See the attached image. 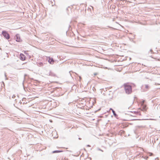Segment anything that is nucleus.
I'll return each instance as SVG.
<instances>
[{"mask_svg":"<svg viewBox=\"0 0 160 160\" xmlns=\"http://www.w3.org/2000/svg\"><path fill=\"white\" fill-rule=\"evenodd\" d=\"M69 73H70V75H71V71H70V72H69Z\"/></svg>","mask_w":160,"mask_h":160,"instance_id":"28","label":"nucleus"},{"mask_svg":"<svg viewBox=\"0 0 160 160\" xmlns=\"http://www.w3.org/2000/svg\"><path fill=\"white\" fill-rule=\"evenodd\" d=\"M112 109V112L113 114V115L116 118H118V115L116 113L115 111L113 109Z\"/></svg>","mask_w":160,"mask_h":160,"instance_id":"7","label":"nucleus"},{"mask_svg":"<svg viewBox=\"0 0 160 160\" xmlns=\"http://www.w3.org/2000/svg\"><path fill=\"white\" fill-rule=\"evenodd\" d=\"M25 56L22 53H20V59L22 61L25 60L26 59Z\"/></svg>","mask_w":160,"mask_h":160,"instance_id":"4","label":"nucleus"},{"mask_svg":"<svg viewBox=\"0 0 160 160\" xmlns=\"http://www.w3.org/2000/svg\"><path fill=\"white\" fill-rule=\"evenodd\" d=\"M134 113L136 114L139 115H141V113L139 112H138V111L136 112V111H135L134 112Z\"/></svg>","mask_w":160,"mask_h":160,"instance_id":"11","label":"nucleus"},{"mask_svg":"<svg viewBox=\"0 0 160 160\" xmlns=\"http://www.w3.org/2000/svg\"><path fill=\"white\" fill-rule=\"evenodd\" d=\"M48 62H49V63H50V64H52L54 63V62H55V61L52 58L49 57V59L48 60Z\"/></svg>","mask_w":160,"mask_h":160,"instance_id":"6","label":"nucleus"},{"mask_svg":"<svg viewBox=\"0 0 160 160\" xmlns=\"http://www.w3.org/2000/svg\"><path fill=\"white\" fill-rule=\"evenodd\" d=\"M25 99L26 98H23L22 99V101H24Z\"/></svg>","mask_w":160,"mask_h":160,"instance_id":"18","label":"nucleus"},{"mask_svg":"<svg viewBox=\"0 0 160 160\" xmlns=\"http://www.w3.org/2000/svg\"><path fill=\"white\" fill-rule=\"evenodd\" d=\"M145 159L147 160L148 159V156H146L144 158Z\"/></svg>","mask_w":160,"mask_h":160,"instance_id":"16","label":"nucleus"},{"mask_svg":"<svg viewBox=\"0 0 160 160\" xmlns=\"http://www.w3.org/2000/svg\"><path fill=\"white\" fill-rule=\"evenodd\" d=\"M145 86V88L146 89H148L150 87L149 85L148 84H145L144 85ZM144 86V85H143L142 86V87H143Z\"/></svg>","mask_w":160,"mask_h":160,"instance_id":"10","label":"nucleus"},{"mask_svg":"<svg viewBox=\"0 0 160 160\" xmlns=\"http://www.w3.org/2000/svg\"><path fill=\"white\" fill-rule=\"evenodd\" d=\"M123 87L126 94H129L132 92V86L128 83H124L123 84Z\"/></svg>","mask_w":160,"mask_h":160,"instance_id":"1","label":"nucleus"},{"mask_svg":"<svg viewBox=\"0 0 160 160\" xmlns=\"http://www.w3.org/2000/svg\"><path fill=\"white\" fill-rule=\"evenodd\" d=\"M16 41L17 42H20L22 41V40L21 38L20 35L19 34H17L15 36Z\"/></svg>","mask_w":160,"mask_h":160,"instance_id":"3","label":"nucleus"},{"mask_svg":"<svg viewBox=\"0 0 160 160\" xmlns=\"http://www.w3.org/2000/svg\"><path fill=\"white\" fill-rule=\"evenodd\" d=\"M5 77H6V73H5Z\"/></svg>","mask_w":160,"mask_h":160,"instance_id":"29","label":"nucleus"},{"mask_svg":"<svg viewBox=\"0 0 160 160\" xmlns=\"http://www.w3.org/2000/svg\"><path fill=\"white\" fill-rule=\"evenodd\" d=\"M71 28V26L70 25H69V26H68V30H69V29H70L69 28Z\"/></svg>","mask_w":160,"mask_h":160,"instance_id":"22","label":"nucleus"},{"mask_svg":"<svg viewBox=\"0 0 160 160\" xmlns=\"http://www.w3.org/2000/svg\"><path fill=\"white\" fill-rule=\"evenodd\" d=\"M39 64L40 66H42V65H43V63L42 62L39 63Z\"/></svg>","mask_w":160,"mask_h":160,"instance_id":"17","label":"nucleus"},{"mask_svg":"<svg viewBox=\"0 0 160 160\" xmlns=\"http://www.w3.org/2000/svg\"><path fill=\"white\" fill-rule=\"evenodd\" d=\"M112 108H110V110H112Z\"/></svg>","mask_w":160,"mask_h":160,"instance_id":"31","label":"nucleus"},{"mask_svg":"<svg viewBox=\"0 0 160 160\" xmlns=\"http://www.w3.org/2000/svg\"><path fill=\"white\" fill-rule=\"evenodd\" d=\"M87 146L88 147H91L90 145H87Z\"/></svg>","mask_w":160,"mask_h":160,"instance_id":"23","label":"nucleus"},{"mask_svg":"<svg viewBox=\"0 0 160 160\" xmlns=\"http://www.w3.org/2000/svg\"><path fill=\"white\" fill-rule=\"evenodd\" d=\"M79 81H80L81 79V77L80 76H79Z\"/></svg>","mask_w":160,"mask_h":160,"instance_id":"19","label":"nucleus"},{"mask_svg":"<svg viewBox=\"0 0 160 160\" xmlns=\"http://www.w3.org/2000/svg\"><path fill=\"white\" fill-rule=\"evenodd\" d=\"M141 106L142 107V109H141V108H139V109H141L142 111L144 112V111H146L147 110V108L146 105L144 104L143 105H141Z\"/></svg>","mask_w":160,"mask_h":160,"instance_id":"5","label":"nucleus"},{"mask_svg":"<svg viewBox=\"0 0 160 160\" xmlns=\"http://www.w3.org/2000/svg\"><path fill=\"white\" fill-rule=\"evenodd\" d=\"M51 121H52V120H51V121L50 120V122H51Z\"/></svg>","mask_w":160,"mask_h":160,"instance_id":"35","label":"nucleus"},{"mask_svg":"<svg viewBox=\"0 0 160 160\" xmlns=\"http://www.w3.org/2000/svg\"><path fill=\"white\" fill-rule=\"evenodd\" d=\"M91 7H92V9H93V7H92V6H91Z\"/></svg>","mask_w":160,"mask_h":160,"instance_id":"30","label":"nucleus"},{"mask_svg":"<svg viewBox=\"0 0 160 160\" xmlns=\"http://www.w3.org/2000/svg\"><path fill=\"white\" fill-rule=\"evenodd\" d=\"M97 74V73H95V74H94V75H96Z\"/></svg>","mask_w":160,"mask_h":160,"instance_id":"33","label":"nucleus"},{"mask_svg":"<svg viewBox=\"0 0 160 160\" xmlns=\"http://www.w3.org/2000/svg\"><path fill=\"white\" fill-rule=\"evenodd\" d=\"M158 160V158H155L154 160Z\"/></svg>","mask_w":160,"mask_h":160,"instance_id":"21","label":"nucleus"},{"mask_svg":"<svg viewBox=\"0 0 160 160\" xmlns=\"http://www.w3.org/2000/svg\"><path fill=\"white\" fill-rule=\"evenodd\" d=\"M148 154H149V156H152L153 155V153L152 152H149L148 153Z\"/></svg>","mask_w":160,"mask_h":160,"instance_id":"14","label":"nucleus"},{"mask_svg":"<svg viewBox=\"0 0 160 160\" xmlns=\"http://www.w3.org/2000/svg\"><path fill=\"white\" fill-rule=\"evenodd\" d=\"M49 76L52 77H56V75L51 71L49 72Z\"/></svg>","mask_w":160,"mask_h":160,"instance_id":"8","label":"nucleus"},{"mask_svg":"<svg viewBox=\"0 0 160 160\" xmlns=\"http://www.w3.org/2000/svg\"><path fill=\"white\" fill-rule=\"evenodd\" d=\"M84 150L86 151L85 149H84Z\"/></svg>","mask_w":160,"mask_h":160,"instance_id":"37","label":"nucleus"},{"mask_svg":"<svg viewBox=\"0 0 160 160\" xmlns=\"http://www.w3.org/2000/svg\"><path fill=\"white\" fill-rule=\"evenodd\" d=\"M88 9H89L90 10V11H91V8H89Z\"/></svg>","mask_w":160,"mask_h":160,"instance_id":"32","label":"nucleus"},{"mask_svg":"<svg viewBox=\"0 0 160 160\" xmlns=\"http://www.w3.org/2000/svg\"><path fill=\"white\" fill-rule=\"evenodd\" d=\"M98 150H99V151H102V152H103V150H101V149H100V148H98Z\"/></svg>","mask_w":160,"mask_h":160,"instance_id":"20","label":"nucleus"},{"mask_svg":"<svg viewBox=\"0 0 160 160\" xmlns=\"http://www.w3.org/2000/svg\"><path fill=\"white\" fill-rule=\"evenodd\" d=\"M2 34L6 39L8 40L10 38V35L7 31H2Z\"/></svg>","mask_w":160,"mask_h":160,"instance_id":"2","label":"nucleus"},{"mask_svg":"<svg viewBox=\"0 0 160 160\" xmlns=\"http://www.w3.org/2000/svg\"><path fill=\"white\" fill-rule=\"evenodd\" d=\"M145 102V100H142V101L141 102V105L144 104Z\"/></svg>","mask_w":160,"mask_h":160,"instance_id":"12","label":"nucleus"},{"mask_svg":"<svg viewBox=\"0 0 160 160\" xmlns=\"http://www.w3.org/2000/svg\"><path fill=\"white\" fill-rule=\"evenodd\" d=\"M67 10L69 11L71 10V8L70 7H68L66 9Z\"/></svg>","mask_w":160,"mask_h":160,"instance_id":"13","label":"nucleus"},{"mask_svg":"<svg viewBox=\"0 0 160 160\" xmlns=\"http://www.w3.org/2000/svg\"><path fill=\"white\" fill-rule=\"evenodd\" d=\"M51 121H52V120H51V121L50 120V122H51Z\"/></svg>","mask_w":160,"mask_h":160,"instance_id":"34","label":"nucleus"},{"mask_svg":"<svg viewBox=\"0 0 160 160\" xmlns=\"http://www.w3.org/2000/svg\"><path fill=\"white\" fill-rule=\"evenodd\" d=\"M63 152V151H62V150H55V151H53L52 152V153H59V152Z\"/></svg>","mask_w":160,"mask_h":160,"instance_id":"9","label":"nucleus"},{"mask_svg":"<svg viewBox=\"0 0 160 160\" xmlns=\"http://www.w3.org/2000/svg\"><path fill=\"white\" fill-rule=\"evenodd\" d=\"M16 96L15 95H13L12 97V98H14Z\"/></svg>","mask_w":160,"mask_h":160,"instance_id":"15","label":"nucleus"},{"mask_svg":"<svg viewBox=\"0 0 160 160\" xmlns=\"http://www.w3.org/2000/svg\"><path fill=\"white\" fill-rule=\"evenodd\" d=\"M78 139H79V140H81V138H78Z\"/></svg>","mask_w":160,"mask_h":160,"instance_id":"27","label":"nucleus"},{"mask_svg":"<svg viewBox=\"0 0 160 160\" xmlns=\"http://www.w3.org/2000/svg\"><path fill=\"white\" fill-rule=\"evenodd\" d=\"M51 121H52V120H51V121L50 120V122H51Z\"/></svg>","mask_w":160,"mask_h":160,"instance_id":"36","label":"nucleus"},{"mask_svg":"<svg viewBox=\"0 0 160 160\" xmlns=\"http://www.w3.org/2000/svg\"><path fill=\"white\" fill-rule=\"evenodd\" d=\"M150 51L151 52H152V49H151L150 50Z\"/></svg>","mask_w":160,"mask_h":160,"instance_id":"26","label":"nucleus"},{"mask_svg":"<svg viewBox=\"0 0 160 160\" xmlns=\"http://www.w3.org/2000/svg\"><path fill=\"white\" fill-rule=\"evenodd\" d=\"M158 84V83H155V85H157Z\"/></svg>","mask_w":160,"mask_h":160,"instance_id":"25","label":"nucleus"},{"mask_svg":"<svg viewBox=\"0 0 160 160\" xmlns=\"http://www.w3.org/2000/svg\"><path fill=\"white\" fill-rule=\"evenodd\" d=\"M19 103L20 104H22V102L20 101L19 102Z\"/></svg>","mask_w":160,"mask_h":160,"instance_id":"24","label":"nucleus"}]
</instances>
